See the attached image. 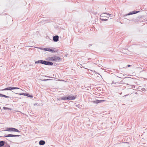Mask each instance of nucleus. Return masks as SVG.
<instances>
[{
    "mask_svg": "<svg viewBox=\"0 0 147 147\" xmlns=\"http://www.w3.org/2000/svg\"><path fill=\"white\" fill-rule=\"evenodd\" d=\"M140 12V11H133L132 12H130L129 13H128L127 15H126V16L130 15L133 14H136Z\"/></svg>",
    "mask_w": 147,
    "mask_h": 147,
    "instance_id": "obj_9",
    "label": "nucleus"
},
{
    "mask_svg": "<svg viewBox=\"0 0 147 147\" xmlns=\"http://www.w3.org/2000/svg\"><path fill=\"white\" fill-rule=\"evenodd\" d=\"M3 109L4 110H12V109L11 108H9L5 107H3Z\"/></svg>",
    "mask_w": 147,
    "mask_h": 147,
    "instance_id": "obj_17",
    "label": "nucleus"
},
{
    "mask_svg": "<svg viewBox=\"0 0 147 147\" xmlns=\"http://www.w3.org/2000/svg\"><path fill=\"white\" fill-rule=\"evenodd\" d=\"M94 72H95V73L96 71H94Z\"/></svg>",
    "mask_w": 147,
    "mask_h": 147,
    "instance_id": "obj_35",
    "label": "nucleus"
},
{
    "mask_svg": "<svg viewBox=\"0 0 147 147\" xmlns=\"http://www.w3.org/2000/svg\"><path fill=\"white\" fill-rule=\"evenodd\" d=\"M129 77H125V78H128Z\"/></svg>",
    "mask_w": 147,
    "mask_h": 147,
    "instance_id": "obj_32",
    "label": "nucleus"
},
{
    "mask_svg": "<svg viewBox=\"0 0 147 147\" xmlns=\"http://www.w3.org/2000/svg\"><path fill=\"white\" fill-rule=\"evenodd\" d=\"M131 86V88H135V86L134 85H130V86Z\"/></svg>",
    "mask_w": 147,
    "mask_h": 147,
    "instance_id": "obj_24",
    "label": "nucleus"
},
{
    "mask_svg": "<svg viewBox=\"0 0 147 147\" xmlns=\"http://www.w3.org/2000/svg\"><path fill=\"white\" fill-rule=\"evenodd\" d=\"M45 60H40V63L42 64H44Z\"/></svg>",
    "mask_w": 147,
    "mask_h": 147,
    "instance_id": "obj_20",
    "label": "nucleus"
},
{
    "mask_svg": "<svg viewBox=\"0 0 147 147\" xmlns=\"http://www.w3.org/2000/svg\"><path fill=\"white\" fill-rule=\"evenodd\" d=\"M13 127H8L5 131H13Z\"/></svg>",
    "mask_w": 147,
    "mask_h": 147,
    "instance_id": "obj_13",
    "label": "nucleus"
},
{
    "mask_svg": "<svg viewBox=\"0 0 147 147\" xmlns=\"http://www.w3.org/2000/svg\"><path fill=\"white\" fill-rule=\"evenodd\" d=\"M21 136L20 135H13L12 134H9L7 135L5 134L4 137H19Z\"/></svg>",
    "mask_w": 147,
    "mask_h": 147,
    "instance_id": "obj_6",
    "label": "nucleus"
},
{
    "mask_svg": "<svg viewBox=\"0 0 147 147\" xmlns=\"http://www.w3.org/2000/svg\"><path fill=\"white\" fill-rule=\"evenodd\" d=\"M50 61H59L61 60V59L59 57L54 56L49 58Z\"/></svg>",
    "mask_w": 147,
    "mask_h": 147,
    "instance_id": "obj_1",
    "label": "nucleus"
},
{
    "mask_svg": "<svg viewBox=\"0 0 147 147\" xmlns=\"http://www.w3.org/2000/svg\"><path fill=\"white\" fill-rule=\"evenodd\" d=\"M114 83L113 81L111 83V84H113ZM115 84H116V83H115Z\"/></svg>",
    "mask_w": 147,
    "mask_h": 147,
    "instance_id": "obj_29",
    "label": "nucleus"
},
{
    "mask_svg": "<svg viewBox=\"0 0 147 147\" xmlns=\"http://www.w3.org/2000/svg\"><path fill=\"white\" fill-rule=\"evenodd\" d=\"M37 48L40 49H41V50H44V48H40V47H38Z\"/></svg>",
    "mask_w": 147,
    "mask_h": 147,
    "instance_id": "obj_25",
    "label": "nucleus"
},
{
    "mask_svg": "<svg viewBox=\"0 0 147 147\" xmlns=\"http://www.w3.org/2000/svg\"><path fill=\"white\" fill-rule=\"evenodd\" d=\"M59 37L58 35H55L53 36V40L55 42H57L59 40Z\"/></svg>",
    "mask_w": 147,
    "mask_h": 147,
    "instance_id": "obj_7",
    "label": "nucleus"
},
{
    "mask_svg": "<svg viewBox=\"0 0 147 147\" xmlns=\"http://www.w3.org/2000/svg\"><path fill=\"white\" fill-rule=\"evenodd\" d=\"M128 95H127H127H125L124 96H123V97H125L126 96H127Z\"/></svg>",
    "mask_w": 147,
    "mask_h": 147,
    "instance_id": "obj_30",
    "label": "nucleus"
},
{
    "mask_svg": "<svg viewBox=\"0 0 147 147\" xmlns=\"http://www.w3.org/2000/svg\"><path fill=\"white\" fill-rule=\"evenodd\" d=\"M47 77H48V78H51L50 77H49V76H47Z\"/></svg>",
    "mask_w": 147,
    "mask_h": 147,
    "instance_id": "obj_33",
    "label": "nucleus"
},
{
    "mask_svg": "<svg viewBox=\"0 0 147 147\" xmlns=\"http://www.w3.org/2000/svg\"><path fill=\"white\" fill-rule=\"evenodd\" d=\"M68 98L67 96H65L62 97L61 98V100H68Z\"/></svg>",
    "mask_w": 147,
    "mask_h": 147,
    "instance_id": "obj_14",
    "label": "nucleus"
},
{
    "mask_svg": "<svg viewBox=\"0 0 147 147\" xmlns=\"http://www.w3.org/2000/svg\"><path fill=\"white\" fill-rule=\"evenodd\" d=\"M131 66V65H127V67H130Z\"/></svg>",
    "mask_w": 147,
    "mask_h": 147,
    "instance_id": "obj_27",
    "label": "nucleus"
},
{
    "mask_svg": "<svg viewBox=\"0 0 147 147\" xmlns=\"http://www.w3.org/2000/svg\"><path fill=\"white\" fill-rule=\"evenodd\" d=\"M125 143L126 144V145H129V143L127 142H125Z\"/></svg>",
    "mask_w": 147,
    "mask_h": 147,
    "instance_id": "obj_26",
    "label": "nucleus"
},
{
    "mask_svg": "<svg viewBox=\"0 0 147 147\" xmlns=\"http://www.w3.org/2000/svg\"><path fill=\"white\" fill-rule=\"evenodd\" d=\"M0 97H4L5 98H10V96H7L1 94H0Z\"/></svg>",
    "mask_w": 147,
    "mask_h": 147,
    "instance_id": "obj_15",
    "label": "nucleus"
},
{
    "mask_svg": "<svg viewBox=\"0 0 147 147\" xmlns=\"http://www.w3.org/2000/svg\"><path fill=\"white\" fill-rule=\"evenodd\" d=\"M19 88L17 87H9L7 88H6L4 89H3L2 90H0V91H4V90H11L14 89H19Z\"/></svg>",
    "mask_w": 147,
    "mask_h": 147,
    "instance_id": "obj_3",
    "label": "nucleus"
},
{
    "mask_svg": "<svg viewBox=\"0 0 147 147\" xmlns=\"http://www.w3.org/2000/svg\"><path fill=\"white\" fill-rule=\"evenodd\" d=\"M105 101V100H99V102H104Z\"/></svg>",
    "mask_w": 147,
    "mask_h": 147,
    "instance_id": "obj_21",
    "label": "nucleus"
},
{
    "mask_svg": "<svg viewBox=\"0 0 147 147\" xmlns=\"http://www.w3.org/2000/svg\"><path fill=\"white\" fill-rule=\"evenodd\" d=\"M53 64V62L49 61H45V63L44 65H52Z\"/></svg>",
    "mask_w": 147,
    "mask_h": 147,
    "instance_id": "obj_8",
    "label": "nucleus"
},
{
    "mask_svg": "<svg viewBox=\"0 0 147 147\" xmlns=\"http://www.w3.org/2000/svg\"><path fill=\"white\" fill-rule=\"evenodd\" d=\"M91 45H92L91 44L89 45V47H90Z\"/></svg>",
    "mask_w": 147,
    "mask_h": 147,
    "instance_id": "obj_31",
    "label": "nucleus"
},
{
    "mask_svg": "<svg viewBox=\"0 0 147 147\" xmlns=\"http://www.w3.org/2000/svg\"><path fill=\"white\" fill-rule=\"evenodd\" d=\"M30 47H33V46H30Z\"/></svg>",
    "mask_w": 147,
    "mask_h": 147,
    "instance_id": "obj_37",
    "label": "nucleus"
},
{
    "mask_svg": "<svg viewBox=\"0 0 147 147\" xmlns=\"http://www.w3.org/2000/svg\"><path fill=\"white\" fill-rule=\"evenodd\" d=\"M127 146V145L125 146Z\"/></svg>",
    "mask_w": 147,
    "mask_h": 147,
    "instance_id": "obj_38",
    "label": "nucleus"
},
{
    "mask_svg": "<svg viewBox=\"0 0 147 147\" xmlns=\"http://www.w3.org/2000/svg\"><path fill=\"white\" fill-rule=\"evenodd\" d=\"M94 103H98L99 102V100H96L93 101H92Z\"/></svg>",
    "mask_w": 147,
    "mask_h": 147,
    "instance_id": "obj_18",
    "label": "nucleus"
},
{
    "mask_svg": "<svg viewBox=\"0 0 147 147\" xmlns=\"http://www.w3.org/2000/svg\"><path fill=\"white\" fill-rule=\"evenodd\" d=\"M3 147H10V146L7 143H6L4 146Z\"/></svg>",
    "mask_w": 147,
    "mask_h": 147,
    "instance_id": "obj_19",
    "label": "nucleus"
},
{
    "mask_svg": "<svg viewBox=\"0 0 147 147\" xmlns=\"http://www.w3.org/2000/svg\"><path fill=\"white\" fill-rule=\"evenodd\" d=\"M13 132H20V131H19L18 129H17L13 128Z\"/></svg>",
    "mask_w": 147,
    "mask_h": 147,
    "instance_id": "obj_16",
    "label": "nucleus"
},
{
    "mask_svg": "<svg viewBox=\"0 0 147 147\" xmlns=\"http://www.w3.org/2000/svg\"><path fill=\"white\" fill-rule=\"evenodd\" d=\"M54 49L55 50H53L51 49L50 48H44V50L45 51H47L50 52L52 53H56L57 52L58 50L56 49L55 48H54Z\"/></svg>",
    "mask_w": 147,
    "mask_h": 147,
    "instance_id": "obj_2",
    "label": "nucleus"
},
{
    "mask_svg": "<svg viewBox=\"0 0 147 147\" xmlns=\"http://www.w3.org/2000/svg\"><path fill=\"white\" fill-rule=\"evenodd\" d=\"M5 142L4 141H0V147H1L5 145Z\"/></svg>",
    "mask_w": 147,
    "mask_h": 147,
    "instance_id": "obj_12",
    "label": "nucleus"
},
{
    "mask_svg": "<svg viewBox=\"0 0 147 147\" xmlns=\"http://www.w3.org/2000/svg\"><path fill=\"white\" fill-rule=\"evenodd\" d=\"M127 146V145L125 146Z\"/></svg>",
    "mask_w": 147,
    "mask_h": 147,
    "instance_id": "obj_39",
    "label": "nucleus"
},
{
    "mask_svg": "<svg viewBox=\"0 0 147 147\" xmlns=\"http://www.w3.org/2000/svg\"><path fill=\"white\" fill-rule=\"evenodd\" d=\"M16 94H17L20 95H23V96H26L28 97H30V98H33V96L30 95L29 94L27 93H15Z\"/></svg>",
    "mask_w": 147,
    "mask_h": 147,
    "instance_id": "obj_4",
    "label": "nucleus"
},
{
    "mask_svg": "<svg viewBox=\"0 0 147 147\" xmlns=\"http://www.w3.org/2000/svg\"><path fill=\"white\" fill-rule=\"evenodd\" d=\"M104 14H107L109 15H111V14H109V13H102V14L100 16V19L101 20H102V21H107L108 20V19H103L102 18L104 16Z\"/></svg>",
    "mask_w": 147,
    "mask_h": 147,
    "instance_id": "obj_5",
    "label": "nucleus"
},
{
    "mask_svg": "<svg viewBox=\"0 0 147 147\" xmlns=\"http://www.w3.org/2000/svg\"><path fill=\"white\" fill-rule=\"evenodd\" d=\"M10 141V142H12V141Z\"/></svg>",
    "mask_w": 147,
    "mask_h": 147,
    "instance_id": "obj_36",
    "label": "nucleus"
},
{
    "mask_svg": "<svg viewBox=\"0 0 147 147\" xmlns=\"http://www.w3.org/2000/svg\"><path fill=\"white\" fill-rule=\"evenodd\" d=\"M142 90L143 91H144L145 90V89L144 88H143L142 89Z\"/></svg>",
    "mask_w": 147,
    "mask_h": 147,
    "instance_id": "obj_28",
    "label": "nucleus"
},
{
    "mask_svg": "<svg viewBox=\"0 0 147 147\" xmlns=\"http://www.w3.org/2000/svg\"><path fill=\"white\" fill-rule=\"evenodd\" d=\"M67 97L68 98V99L69 100H73L76 98V97L74 96H71V95L68 96Z\"/></svg>",
    "mask_w": 147,
    "mask_h": 147,
    "instance_id": "obj_10",
    "label": "nucleus"
},
{
    "mask_svg": "<svg viewBox=\"0 0 147 147\" xmlns=\"http://www.w3.org/2000/svg\"><path fill=\"white\" fill-rule=\"evenodd\" d=\"M130 147V146H128L127 147Z\"/></svg>",
    "mask_w": 147,
    "mask_h": 147,
    "instance_id": "obj_34",
    "label": "nucleus"
},
{
    "mask_svg": "<svg viewBox=\"0 0 147 147\" xmlns=\"http://www.w3.org/2000/svg\"><path fill=\"white\" fill-rule=\"evenodd\" d=\"M35 63L36 64L40 63V60H38V61H36L35 62Z\"/></svg>",
    "mask_w": 147,
    "mask_h": 147,
    "instance_id": "obj_22",
    "label": "nucleus"
},
{
    "mask_svg": "<svg viewBox=\"0 0 147 147\" xmlns=\"http://www.w3.org/2000/svg\"><path fill=\"white\" fill-rule=\"evenodd\" d=\"M45 142L43 140H40L39 142V145H43L45 144Z\"/></svg>",
    "mask_w": 147,
    "mask_h": 147,
    "instance_id": "obj_11",
    "label": "nucleus"
},
{
    "mask_svg": "<svg viewBox=\"0 0 147 147\" xmlns=\"http://www.w3.org/2000/svg\"><path fill=\"white\" fill-rule=\"evenodd\" d=\"M50 80V79H44V80H42L43 81H47Z\"/></svg>",
    "mask_w": 147,
    "mask_h": 147,
    "instance_id": "obj_23",
    "label": "nucleus"
}]
</instances>
